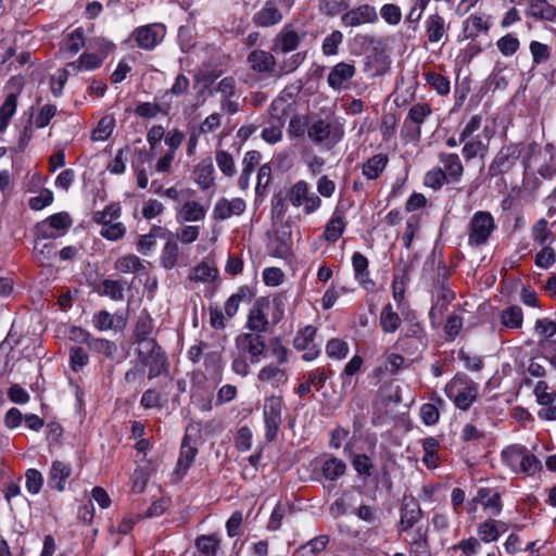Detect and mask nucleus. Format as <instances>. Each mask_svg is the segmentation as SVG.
Returning a JSON list of instances; mask_svg holds the SVG:
<instances>
[{
	"instance_id": "obj_1",
	"label": "nucleus",
	"mask_w": 556,
	"mask_h": 556,
	"mask_svg": "<svg viewBox=\"0 0 556 556\" xmlns=\"http://www.w3.org/2000/svg\"><path fill=\"white\" fill-rule=\"evenodd\" d=\"M266 356L264 334L242 332L235 339L231 369L241 377L250 374V366L258 364Z\"/></svg>"
},
{
	"instance_id": "obj_2",
	"label": "nucleus",
	"mask_w": 556,
	"mask_h": 556,
	"mask_svg": "<svg viewBox=\"0 0 556 556\" xmlns=\"http://www.w3.org/2000/svg\"><path fill=\"white\" fill-rule=\"evenodd\" d=\"M445 395L460 410H468L479 394V384L467 375L457 374L444 388Z\"/></svg>"
},
{
	"instance_id": "obj_3",
	"label": "nucleus",
	"mask_w": 556,
	"mask_h": 556,
	"mask_svg": "<svg viewBox=\"0 0 556 556\" xmlns=\"http://www.w3.org/2000/svg\"><path fill=\"white\" fill-rule=\"evenodd\" d=\"M137 359L142 368H148V379L153 380L169 371V363L165 351L157 342H148L137 349Z\"/></svg>"
},
{
	"instance_id": "obj_4",
	"label": "nucleus",
	"mask_w": 556,
	"mask_h": 556,
	"mask_svg": "<svg viewBox=\"0 0 556 556\" xmlns=\"http://www.w3.org/2000/svg\"><path fill=\"white\" fill-rule=\"evenodd\" d=\"M307 136L315 144L329 151L343 139L344 127L337 119H317L308 127Z\"/></svg>"
},
{
	"instance_id": "obj_5",
	"label": "nucleus",
	"mask_w": 556,
	"mask_h": 556,
	"mask_svg": "<svg viewBox=\"0 0 556 556\" xmlns=\"http://www.w3.org/2000/svg\"><path fill=\"white\" fill-rule=\"evenodd\" d=\"M495 229L492 214L488 211H477L468 224V244L475 248L486 244Z\"/></svg>"
},
{
	"instance_id": "obj_6",
	"label": "nucleus",
	"mask_w": 556,
	"mask_h": 556,
	"mask_svg": "<svg viewBox=\"0 0 556 556\" xmlns=\"http://www.w3.org/2000/svg\"><path fill=\"white\" fill-rule=\"evenodd\" d=\"M287 198L292 206L302 207L305 215L315 213L321 206V199L305 180H299L292 185Z\"/></svg>"
},
{
	"instance_id": "obj_7",
	"label": "nucleus",
	"mask_w": 556,
	"mask_h": 556,
	"mask_svg": "<svg viewBox=\"0 0 556 556\" xmlns=\"http://www.w3.org/2000/svg\"><path fill=\"white\" fill-rule=\"evenodd\" d=\"M72 218L68 213H55L35 227L37 240H53L63 237L72 226Z\"/></svg>"
},
{
	"instance_id": "obj_8",
	"label": "nucleus",
	"mask_w": 556,
	"mask_h": 556,
	"mask_svg": "<svg viewBox=\"0 0 556 556\" xmlns=\"http://www.w3.org/2000/svg\"><path fill=\"white\" fill-rule=\"evenodd\" d=\"M283 400L278 395L265 399L263 406V419L265 425V439L267 442L276 440L282 424Z\"/></svg>"
},
{
	"instance_id": "obj_9",
	"label": "nucleus",
	"mask_w": 556,
	"mask_h": 556,
	"mask_svg": "<svg viewBox=\"0 0 556 556\" xmlns=\"http://www.w3.org/2000/svg\"><path fill=\"white\" fill-rule=\"evenodd\" d=\"M304 37L303 30L296 29L293 24H286L274 38L271 52L277 55L294 52Z\"/></svg>"
},
{
	"instance_id": "obj_10",
	"label": "nucleus",
	"mask_w": 556,
	"mask_h": 556,
	"mask_svg": "<svg viewBox=\"0 0 556 556\" xmlns=\"http://www.w3.org/2000/svg\"><path fill=\"white\" fill-rule=\"evenodd\" d=\"M166 28L163 24L154 23L139 26L131 31L130 38L138 48L151 51L164 39Z\"/></svg>"
},
{
	"instance_id": "obj_11",
	"label": "nucleus",
	"mask_w": 556,
	"mask_h": 556,
	"mask_svg": "<svg viewBox=\"0 0 556 556\" xmlns=\"http://www.w3.org/2000/svg\"><path fill=\"white\" fill-rule=\"evenodd\" d=\"M520 152L517 143L504 144L489 165V176L496 177L511 169L520 157Z\"/></svg>"
},
{
	"instance_id": "obj_12",
	"label": "nucleus",
	"mask_w": 556,
	"mask_h": 556,
	"mask_svg": "<svg viewBox=\"0 0 556 556\" xmlns=\"http://www.w3.org/2000/svg\"><path fill=\"white\" fill-rule=\"evenodd\" d=\"M316 328L313 326H306L299 330L294 337L293 345L298 351H303L302 358L305 362H312L316 359L320 354V348L315 342Z\"/></svg>"
},
{
	"instance_id": "obj_13",
	"label": "nucleus",
	"mask_w": 556,
	"mask_h": 556,
	"mask_svg": "<svg viewBox=\"0 0 556 556\" xmlns=\"http://www.w3.org/2000/svg\"><path fill=\"white\" fill-rule=\"evenodd\" d=\"M378 21L376 9L370 4H361L349 9L341 15V24L344 27H358L364 24H374Z\"/></svg>"
},
{
	"instance_id": "obj_14",
	"label": "nucleus",
	"mask_w": 556,
	"mask_h": 556,
	"mask_svg": "<svg viewBox=\"0 0 556 556\" xmlns=\"http://www.w3.org/2000/svg\"><path fill=\"white\" fill-rule=\"evenodd\" d=\"M491 136V129L489 127H484L482 136L476 135V137L460 141L464 144L462 154L465 160L469 162L476 157L484 159L489 152Z\"/></svg>"
},
{
	"instance_id": "obj_15",
	"label": "nucleus",
	"mask_w": 556,
	"mask_h": 556,
	"mask_svg": "<svg viewBox=\"0 0 556 556\" xmlns=\"http://www.w3.org/2000/svg\"><path fill=\"white\" fill-rule=\"evenodd\" d=\"M177 223H198L205 219L207 207L195 200H187L175 207Z\"/></svg>"
},
{
	"instance_id": "obj_16",
	"label": "nucleus",
	"mask_w": 556,
	"mask_h": 556,
	"mask_svg": "<svg viewBox=\"0 0 556 556\" xmlns=\"http://www.w3.org/2000/svg\"><path fill=\"white\" fill-rule=\"evenodd\" d=\"M442 172L451 184H458L464 176V165L457 153L440 152L438 155Z\"/></svg>"
},
{
	"instance_id": "obj_17",
	"label": "nucleus",
	"mask_w": 556,
	"mask_h": 556,
	"mask_svg": "<svg viewBox=\"0 0 556 556\" xmlns=\"http://www.w3.org/2000/svg\"><path fill=\"white\" fill-rule=\"evenodd\" d=\"M355 75V66L345 62L334 65L328 74V85L334 90L348 87L349 81Z\"/></svg>"
},
{
	"instance_id": "obj_18",
	"label": "nucleus",
	"mask_w": 556,
	"mask_h": 556,
	"mask_svg": "<svg viewBox=\"0 0 556 556\" xmlns=\"http://www.w3.org/2000/svg\"><path fill=\"white\" fill-rule=\"evenodd\" d=\"M265 306L267 307L268 303L265 304L263 302L256 301L253 307L250 309L245 324V328L251 331L250 333L263 334L267 331L269 321L265 313Z\"/></svg>"
},
{
	"instance_id": "obj_19",
	"label": "nucleus",
	"mask_w": 556,
	"mask_h": 556,
	"mask_svg": "<svg viewBox=\"0 0 556 556\" xmlns=\"http://www.w3.org/2000/svg\"><path fill=\"white\" fill-rule=\"evenodd\" d=\"M283 14L278 9L276 1L268 0L253 16V22L260 27H270L279 24Z\"/></svg>"
},
{
	"instance_id": "obj_20",
	"label": "nucleus",
	"mask_w": 556,
	"mask_h": 556,
	"mask_svg": "<svg viewBox=\"0 0 556 556\" xmlns=\"http://www.w3.org/2000/svg\"><path fill=\"white\" fill-rule=\"evenodd\" d=\"M153 329V318L147 312L141 313L135 325L134 343L137 344L138 348H142L146 346L148 342H157L154 338H151Z\"/></svg>"
},
{
	"instance_id": "obj_21",
	"label": "nucleus",
	"mask_w": 556,
	"mask_h": 556,
	"mask_svg": "<svg viewBox=\"0 0 556 556\" xmlns=\"http://www.w3.org/2000/svg\"><path fill=\"white\" fill-rule=\"evenodd\" d=\"M245 202L240 198L232 200L220 199L214 206L213 217L216 220H225L233 215H241L245 211Z\"/></svg>"
},
{
	"instance_id": "obj_22",
	"label": "nucleus",
	"mask_w": 556,
	"mask_h": 556,
	"mask_svg": "<svg viewBox=\"0 0 556 556\" xmlns=\"http://www.w3.org/2000/svg\"><path fill=\"white\" fill-rule=\"evenodd\" d=\"M526 15L536 21L555 22L556 7L547 0H528Z\"/></svg>"
},
{
	"instance_id": "obj_23",
	"label": "nucleus",
	"mask_w": 556,
	"mask_h": 556,
	"mask_svg": "<svg viewBox=\"0 0 556 556\" xmlns=\"http://www.w3.org/2000/svg\"><path fill=\"white\" fill-rule=\"evenodd\" d=\"M72 475L71 465L61 462L54 460L50 467L48 473V484L51 489H55L59 492H63L66 486V480Z\"/></svg>"
},
{
	"instance_id": "obj_24",
	"label": "nucleus",
	"mask_w": 556,
	"mask_h": 556,
	"mask_svg": "<svg viewBox=\"0 0 556 556\" xmlns=\"http://www.w3.org/2000/svg\"><path fill=\"white\" fill-rule=\"evenodd\" d=\"M248 62L254 72L260 74H271L276 67V60L273 52L253 50L248 55Z\"/></svg>"
},
{
	"instance_id": "obj_25",
	"label": "nucleus",
	"mask_w": 556,
	"mask_h": 556,
	"mask_svg": "<svg viewBox=\"0 0 556 556\" xmlns=\"http://www.w3.org/2000/svg\"><path fill=\"white\" fill-rule=\"evenodd\" d=\"M490 29L489 23L482 16L469 15L463 22V29L459 35L460 40H473L481 34H488Z\"/></svg>"
},
{
	"instance_id": "obj_26",
	"label": "nucleus",
	"mask_w": 556,
	"mask_h": 556,
	"mask_svg": "<svg viewBox=\"0 0 556 556\" xmlns=\"http://www.w3.org/2000/svg\"><path fill=\"white\" fill-rule=\"evenodd\" d=\"M425 28L430 42L447 40V26L441 15L437 13L429 15L425 22Z\"/></svg>"
},
{
	"instance_id": "obj_27",
	"label": "nucleus",
	"mask_w": 556,
	"mask_h": 556,
	"mask_svg": "<svg viewBox=\"0 0 556 556\" xmlns=\"http://www.w3.org/2000/svg\"><path fill=\"white\" fill-rule=\"evenodd\" d=\"M257 379L261 382H266L274 388H278L281 384L286 383L288 380V376L286 369L280 365H276L274 363L267 364L263 366L258 374Z\"/></svg>"
},
{
	"instance_id": "obj_28",
	"label": "nucleus",
	"mask_w": 556,
	"mask_h": 556,
	"mask_svg": "<svg viewBox=\"0 0 556 556\" xmlns=\"http://www.w3.org/2000/svg\"><path fill=\"white\" fill-rule=\"evenodd\" d=\"M197 454L198 448L190 444L189 439L185 437L180 446V453L175 468V475L177 477L182 478L187 473L188 469L193 464Z\"/></svg>"
},
{
	"instance_id": "obj_29",
	"label": "nucleus",
	"mask_w": 556,
	"mask_h": 556,
	"mask_svg": "<svg viewBox=\"0 0 556 556\" xmlns=\"http://www.w3.org/2000/svg\"><path fill=\"white\" fill-rule=\"evenodd\" d=\"M454 298L455 293L442 283L430 308V319L432 321L439 320Z\"/></svg>"
},
{
	"instance_id": "obj_30",
	"label": "nucleus",
	"mask_w": 556,
	"mask_h": 556,
	"mask_svg": "<svg viewBox=\"0 0 556 556\" xmlns=\"http://www.w3.org/2000/svg\"><path fill=\"white\" fill-rule=\"evenodd\" d=\"M346 224L340 211L336 210L325 226L324 237L326 241L334 243L343 235Z\"/></svg>"
},
{
	"instance_id": "obj_31",
	"label": "nucleus",
	"mask_w": 556,
	"mask_h": 556,
	"mask_svg": "<svg viewBox=\"0 0 556 556\" xmlns=\"http://www.w3.org/2000/svg\"><path fill=\"white\" fill-rule=\"evenodd\" d=\"M389 162L387 154L378 153L369 157L363 165L362 173L368 180L377 179Z\"/></svg>"
},
{
	"instance_id": "obj_32",
	"label": "nucleus",
	"mask_w": 556,
	"mask_h": 556,
	"mask_svg": "<svg viewBox=\"0 0 556 556\" xmlns=\"http://www.w3.org/2000/svg\"><path fill=\"white\" fill-rule=\"evenodd\" d=\"M195 182L202 190L210 189L215 181V168L211 160L203 161L195 166Z\"/></svg>"
},
{
	"instance_id": "obj_33",
	"label": "nucleus",
	"mask_w": 556,
	"mask_h": 556,
	"mask_svg": "<svg viewBox=\"0 0 556 556\" xmlns=\"http://www.w3.org/2000/svg\"><path fill=\"white\" fill-rule=\"evenodd\" d=\"M320 469L326 480L337 481L344 476L346 464L338 457L330 456L323 462Z\"/></svg>"
},
{
	"instance_id": "obj_34",
	"label": "nucleus",
	"mask_w": 556,
	"mask_h": 556,
	"mask_svg": "<svg viewBox=\"0 0 556 556\" xmlns=\"http://www.w3.org/2000/svg\"><path fill=\"white\" fill-rule=\"evenodd\" d=\"M527 451L528 448L520 444L506 446L501 453L502 462L515 473Z\"/></svg>"
},
{
	"instance_id": "obj_35",
	"label": "nucleus",
	"mask_w": 556,
	"mask_h": 556,
	"mask_svg": "<svg viewBox=\"0 0 556 556\" xmlns=\"http://www.w3.org/2000/svg\"><path fill=\"white\" fill-rule=\"evenodd\" d=\"M380 326L386 333H394L402 324L400 315L393 309L392 304H386L380 312Z\"/></svg>"
},
{
	"instance_id": "obj_36",
	"label": "nucleus",
	"mask_w": 556,
	"mask_h": 556,
	"mask_svg": "<svg viewBox=\"0 0 556 556\" xmlns=\"http://www.w3.org/2000/svg\"><path fill=\"white\" fill-rule=\"evenodd\" d=\"M489 489H480L478 492V500L482 503L484 510L493 517L502 513L503 504L498 493L491 494Z\"/></svg>"
},
{
	"instance_id": "obj_37",
	"label": "nucleus",
	"mask_w": 556,
	"mask_h": 556,
	"mask_svg": "<svg viewBox=\"0 0 556 556\" xmlns=\"http://www.w3.org/2000/svg\"><path fill=\"white\" fill-rule=\"evenodd\" d=\"M18 94L11 92L0 106V132H4L10 125L11 118L16 113Z\"/></svg>"
},
{
	"instance_id": "obj_38",
	"label": "nucleus",
	"mask_w": 556,
	"mask_h": 556,
	"mask_svg": "<svg viewBox=\"0 0 556 556\" xmlns=\"http://www.w3.org/2000/svg\"><path fill=\"white\" fill-rule=\"evenodd\" d=\"M421 517V509L416 503H406L401 509L399 523L400 531H407L413 528Z\"/></svg>"
},
{
	"instance_id": "obj_39",
	"label": "nucleus",
	"mask_w": 556,
	"mask_h": 556,
	"mask_svg": "<svg viewBox=\"0 0 556 556\" xmlns=\"http://www.w3.org/2000/svg\"><path fill=\"white\" fill-rule=\"evenodd\" d=\"M88 349L96 354H102L110 361L115 359L118 350L115 342L104 338L94 337L89 342Z\"/></svg>"
},
{
	"instance_id": "obj_40",
	"label": "nucleus",
	"mask_w": 556,
	"mask_h": 556,
	"mask_svg": "<svg viewBox=\"0 0 556 556\" xmlns=\"http://www.w3.org/2000/svg\"><path fill=\"white\" fill-rule=\"evenodd\" d=\"M124 290L125 287L123 281L104 279L98 289V293L118 302L124 300Z\"/></svg>"
},
{
	"instance_id": "obj_41",
	"label": "nucleus",
	"mask_w": 556,
	"mask_h": 556,
	"mask_svg": "<svg viewBox=\"0 0 556 556\" xmlns=\"http://www.w3.org/2000/svg\"><path fill=\"white\" fill-rule=\"evenodd\" d=\"M329 543L328 535H318L296 548L295 554L300 556H314L323 552Z\"/></svg>"
},
{
	"instance_id": "obj_42",
	"label": "nucleus",
	"mask_w": 556,
	"mask_h": 556,
	"mask_svg": "<svg viewBox=\"0 0 556 556\" xmlns=\"http://www.w3.org/2000/svg\"><path fill=\"white\" fill-rule=\"evenodd\" d=\"M115 128V118L113 115L103 116L91 132L92 141H105L112 135Z\"/></svg>"
},
{
	"instance_id": "obj_43",
	"label": "nucleus",
	"mask_w": 556,
	"mask_h": 556,
	"mask_svg": "<svg viewBox=\"0 0 556 556\" xmlns=\"http://www.w3.org/2000/svg\"><path fill=\"white\" fill-rule=\"evenodd\" d=\"M501 323L509 329H519L522 327L523 313L520 306L513 305L504 309L501 314Z\"/></svg>"
},
{
	"instance_id": "obj_44",
	"label": "nucleus",
	"mask_w": 556,
	"mask_h": 556,
	"mask_svg": "<svg viewBox=\"0 0 556 556\" xmlns=\"http://www.w3.org/2000/svg\"><path fill=\"white\" fill-rule=\"evenodd\" d=\"M195 556H216L219 548V540L215 535H202L195 541Z\"/></svg>"
},
{
	"instance_id": "obj_45",
	"label": "nucleus",
	"mask_w": 556,
	"mask_h": 556,
	"mask_svg": "<svg viewBox=\"0 0 556 556\" xmlns=\"http://www.w3.org/2000/svg\"><path fill=\"white\" fill-rule=\"evenodd\" d=\"M143 268L141 260L135 254L121 256L115 262V269L123 274L137 273Z\"/></svg>"
},
{
	"instance_id": "obj_46",
	"label": "nucleus",
	"mask_w": 556,
	"mask_h": 556,
	"mask_svg": "<svg viewBox=\"0 0 556 556\" xmlns=\"http://www.w3.org/2000/svg\"><path fill=\"white\" fill-rule=\"evenodd\" d=\"M217 276L218 270L216 267L205 262H202L193 268L190 275V279L195 282H211L215 280Z\"/></svg>"
},
{
	"instance_id": "obj_47",
	"label": "nucleus",
	"mask_w": 556,
	"mask_h": 556,
	"mask_svg": "<svg viewBox=\"0 0 556 556\" xmlns=\"http://www.w3.org/2000/svg\"><path fill=\"white\" fill-rule=\"evenodd\" d=\"M427 84L440 96H446L451 90V83L447 77L437 72H428L425 74Z\"/></svg>"
},
{
	"instance_id": "obj_48",
	"label": "nucleus",
	"mask_w": 556,
	"mask_h": 556,
	"mask_svg": "<svg viewBox=\"0 0 556 556\" xmlns=\"http://www.w3.org/2000/svg\"><path fill=\"white\" fill-rule=\"evenodd\" d=\"M121 217V205L118 203H111L106 205L102 211H98L93 215V220L103 226L111 223L117 222Z\"/></svg>"
},
{
	"instance_id": "obj_49",
	"label": "nucleus",
	"mask_w": 556,
	"mask_h": 556,
	"mask_svg": "<svg viewBox=\"0 0 556 556\" xmlns=\"http://www.w3.org/2000/svg\"><path fill=\"white\" fill-rule=\"evenodd\" d=\"M350 348L346 341L342 339H330L326 344V354L331 359H344L349 354Z\"/></svg>"
},
{
	"instance_id": "obj_50",
	"label": "nucleus",
	"mask_w": 556,
	"mask_h": 556,
	"mask_svg": "<svg viewBox=\"0 0 556 556\" xmlns=\"http://www.w3.org/2000/svg\"><path fill=\"white\" fill-rule=\"evenodd\" d=\"M448 179L442 172L441 166H434L424 177V185L432 190H439L444 185H450Z\"/></svg>"
},
{
	"instance_id": "obj_51",
	"label": "nucleus",
	"mask_w": 556,
	"mask_h": 556,
	"mask_svg": "<svg viewBox=\"0 0 556 556\" xmlns=\"http://www.w3.org/2000/svg\"><path fill=\"white\" fill-rule=\"evenodd\" d=\"M422 462L428 468H435L438 465L439 441L435 438H427L422 444Z\"/></svg>"
},
{
	"instance_id": "obj_52",
	"label": "nucleus",
	"mask_w": 556,
	"mask_h": 556,
	"mask_svg": "<svg viewBox=\"0 0 556 556\" xmlns=\"http://www.w3.org/2000/svg\"><path fill=\"white\" fill-rule=\"evenodd\" d=\"M437 403H425L420 407V418L427 426H433L439 421V405L443 404V400L438 397Z\"/></svg>"
},
{
	"instance_id": "obj_53",
	"label": "nucleus",
	"mask_w": 556,
	"mask_h": 556,
	"mask_svg": "<svg viewBox=\"0 0 556 556\" xmlns=\"http://www.w3.org/2000/svg\"><path fill=\"white\" fill-rule=\"evenodd\" d=\"M352 466L362 478H369L375 469V464L366 454H356L352 459Z\"/></svg>"
},
{
	"instance_id": "obj_54",
	"label": "nucleus",
	"mask_w": 556,
	"mask_h": 556,
	"mask_svg": "<svg viewBox=\"0 0 556 556\" xmlns=\"http://www.w3.org/2000/svg\"><path fill=\"white\" fill-rule=\"evenodd\" d=\"M477 533L479 539L484 543L496 542L498 538V530L495 528V519L489 518L478 526Z\"/></svg>"
},
{
	"instance_id": "obj_55",
	"label": "nucleus",
	"mask_w": 556,
	"mask_h": 556,
	"mask_svg": "<svg viewBox=\"0 0 556 556\" xmlns=\"http://www.w3.org/2000/svg\"><path fill=\"white\" fill-rule=\"evenodd\" d=\"M540 470H541V462L534 454L527 451L526 454L523 455L521 462L519 463V467L515 473H525L528 476H534Z\"/></svg>"
},
{
	"instance_id": "obj_56",
	"label": "nucleus",
	"mask_w": 556,
	"mask_h": 556,
	"mask_svg": "<svg viewBox=\"0 0 556 556\" xmlns=\"http://www.w3.org/2000/svg\"><path fill=\"white\" fill-rule=\"evenodd\" d=\"M177 260H178V244L172 238V239H168L164 245V249L162 251L161 262L165 268L170 269L176 265Z\"/></svg>"
},
{
	"instance_id": "obj_57",
	"label": "nucleus",
	"mask_w": 556,
	"mask_h": 556,
	"mask_svg": "<svg viewBox=\"0 0 556 556\" xmlns=\"http://www.w3.org/2000/svg\"><path fill=\"white\" fill-rule=\"evenodd\" d=\"M496 45L503 55L510 56L518 51L520 41L515 34H507L501 37Z\"/></svg>"
},
{
	"instance_id": "obj_58",
	"label": "nucleus",
	"mask_w": 556,
	"mask_h": 556,
	"mask_svg": "<svg viewBox=\"0 0 556 556\" xmlns=\"http://www.w3.org/2000/svg\"><path fill=\"white\" fill-rule=\"evenodd\" d=\"M126 233V226L121 222L103 225L100 235L110 241H116L123 238Z\"/></svg>"
},
{
	"instance_id": "obj_59",
	"label": "nucleus",
	"mask_w": 556,
	"mask_h": 556,
	"mask_svg": "<svg viewBox=\"0 0 556 556\" xmlns=\"http://www.w3.org/2000/svg\"><path fill=\"white\" fill-rule=\"evenodd\" d=\"M532 237L533 240L540 245H547L549 238L552 237V232L548 229V222L545 218H541L533 227H532Z\"/></svg>"
},
{
	"instance_id": "obj_60",
	"label": "nucleus",
	"mask_w": 556,
	"mask_h": 556,
	"mask_svg": "<svg viewBox=\"0 0 556 556\" xmlns=\"http://www.w3.org/2000/svg\"><path fill=\"white\" fill-rule=\"evenodd\" d=\"M343 41V34L340 30H333L323 41V53L325 55H336L338 48Z\"/></svg>"
},
{
	"instance_id": "obj_61",
	"label": "nucleus",
	"mask_w": 556,
	"mask_h": 556,
	"mask_svg": "<svg viewBox=\"0 0 556 556\" xmlns=\"http://www.w3.org/2000/svg\"><path fill=\"white\" fill-rule=\"evenodd\" d=\"M215 157H216L217 166L224 175H226L228 177H231L235 175V173H236L235 162H233L232 155L229 152L224 151V150L217 151Z\"/></svg>"
},
{
	"instance_id": "obj_62",
	"label": "nucleus",
	"mask_w": 556,
	"mask_h": 556,
	"mask_svg": "<svg viewBox=\"0 0 556 556\" xmlns=\"http://www.w3.org/2000/svg\"><path fill=\"white\" fill-rule=\"evenodd\" d=\"M25 479L27 491L33 495L38 494L43 484L42 473L37 469L30 468L26 471Z\"/></svg>"
},
{
	"instance_id": "obj_63",
	"label": "nucleus",
	"mask_w": 556,
	"mask_h": 556,
	"mask_svg": "<svg viewBox=\"0 0 556 556\" xmlns=\"http://www.w3.org/2000/svg\"><path fill=\"white\" fill-rule=\"evenodd\" d=\"M364 361L359 355H354L344 366L343 372L341 374L343 387L351 384L352 377L361 370Z\"/></svg>"
},
{
	"instance_id": "obj_64",
	"label": "nucleus",
	"mask_w": 556,
	"mask_h": 556,
	"mask_svg": "<svg viewBox=\"0 0 556 556\" xmlns=\"http://www.w3.org/2000/svg\"><path fill=\"white\" fill-rule=\"evenodd\" d=\"M556 262V253L553 248L543 245L542 250L535 255L534 263L538 267L543 269L551 268Z\"/></svg>"
}]
</instances>
